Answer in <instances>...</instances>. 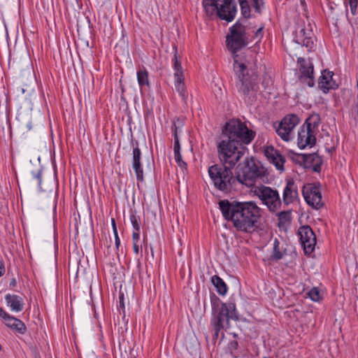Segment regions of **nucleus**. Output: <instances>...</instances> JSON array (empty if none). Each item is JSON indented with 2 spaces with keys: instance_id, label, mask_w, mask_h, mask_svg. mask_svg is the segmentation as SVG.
I'll use <instances>...</instances> for the list:
<instances>
[{
  "instance_id": "nucleus-20",
  "label": "nucleus",
  "mask_w": 358,
  "mask_h": 358,
  "mask_svg": "<svg viewBox=\"0 0 358 358\" xmlns=\"http://www.w3.org/2000/svg\"><path fill=\"white\" fill-rule=\"evenodd\" d=\"M4 323L8 328L20 334H24L27 331V327L24 323L10 314L8 317L5 319Z\"/></svg>"
},
{
  "instance_id": "nucleus-46",
  "label": "nucleus",
  "mask_w": 358,
  "mask_h": 358,
  "mask_svg": "<svg viewBox=\"0 0 358 358\" xmlns=\"http://www.w3.org/2000/svg\"><path fill=\"white\" fill-rule=\"evenodd\" d=\"M233 336L236 338L237 337V334H233Z\"/></svg>"
},
{
  "instance_id": "nucleus-19",
  "label": "nucleus",
  "mask_w": 358,
  "mask_h": 358,
  "mask_svg": "<svg viewBox=\"0 0 358 358\" xmlns=\"http://www.w3.org/2000/svg\"><path fill=\"white\" fill-rule=\"evenodd\" d=\"M5 300L7 306L13 312L19 313L24 309V302L20 296L7 294L5 296Z\"/></svg>"
},
{
  "instance_id": "nucleus-40",
  "label": "nucleus",
  "mask_w": 358,
  "mask_h": 358,
  "mask_svg": "<svg viewBox=\"0 0 358 358\" xmlns=\"http://www.w3.org/2000/svg\"><path fill=\"white\" fill-rule=\"evenodd\" d=\"M115 248H117V250H118L119 247L120 245V240L118 236V234L115 235Z\"/></svg>"
},
{
  "instance_id": "nucleus-11",
  "label": "nucleus",
  "mask_w": 358,
  "mask_h": 358,
  "mask_svg": "<svg viewBox=\"0 0 358 358\" xmlns=\"http://www.w3.org/2000/svg\"><path fill=\"white\" fill-rule=\"evenodd\" d=\"M300 122L297 115L294 114L287 115L275 126L278 135L285 141H289L293 138V130Z\"/></svg>"
},
{
  "instance_id": "nucleus-35",
  "label": "nucleus",
  "mask_w": 358,
  "mask_h": 358,
  "mask_svg": "<svg viewBox=\"0 0 358 358\" xmlns=\"http://www.w3.org/2000/svg\"><path fill=\"white\" fill-rule=\"evenodd\" d=\"M131 222L132 226L134 229V231H140L139 224L137 221L136 217L134 215H132L131 217Z\"/></svg>"
},
{
  "instance_id": "nucleus-14",
  "label": "nucleus",
  "mask_w": 358,
  "mask_h": 358,
  "mask_svg": "<svg viewBox=\"0 0 358 358\" xmlns=\"http://www.w3.org/2000/svg\"><path fill=\"white\" fill-rule=\"evenodd\" d=\"M298 235L301 245L306 254H310L315 249L316 245V236L308 225H303L299 227Z\"/></svg>"
},
{
  "instance_id": "nucleus-33",
  "label": "nucleus",
  "mask_w": 358,
  "mask_h": 358,
  "mask_svg": "<svg viewBox=\"0 0 358 358\" xmlns=\"http://www.w3.org/2000/svg\"><path fill=\"white\" fill-rule=\"evenodd\" d=\"M348 3L350 8L351 13L355 15L357 13V7L358 5V0H348Z\"/></svg>"
},
{
  "instance_id": "nucleus-32",
  "label": "nucleus",
  "mask_w": 358,
  "mask_h": 358,
  "mask_svg": "<svg viewBox=\"0 0 358 358\" xmlns=\"http://www.w3.org/2000/svg\"><path fill=\"white\" fill-rule=\"evenodd\" d=\"M174 157L175 160L177 162L178 165L180 166L182 169L186 168L187 164L185 162L182 160V156L180 155V152H176L174 153Z\"/></svg>"
},
{
  "instance_id": "nucleus-34",
  "label": "nucleus",
  "mask_w": 358,
  "mask_h": 358,
  "mask_svg": "<svg viewBox=\"0 0 358 358\" xmlns=\"http://www.w3.org/2000/svg\"><path fill=\"white\" fill-rule=\"evenodd\" d=\"M253 7L257 13H260L261 8L263 6L262 0H252Z\"/></svg>"
},
{
  "instance_id": "nucleus-42",
  "label": "nucleus",
  "mask_w": 358,
  "mask_h": 358,
  "mask_svg": "<svg viewBox=\"0 0 358 358\" xmlns=\"http://www.w3.org/2000/svg\"><path fill=\"white\" fill-rule=\"evenodd\" d=\"M138 243H133V248H134V252L137 255L139 253V245L138 244Z\"/></svg>"
},
{
  "instance_id": "nucleus-49",
  "label": "nucleus",
  "mask_w": 358,
  "mask_h": 358,
  "mask_svg": "<svg viewBox=\"0 0 358 358\" xmlns=\"http://www.w3.org/2000/svg\"><path fill=\"white\" fill-rule=\"evenodd\" d=\"M132 358H136V357H132Z\"/></svg>"
},
{
  "instance_id": "nucleus-31",
  "label": "nucleus",
  "mask_w": 358,
  "mask_h": 358,
  "mask_svg": "<svg viewBox=\"0 0 358 358\" xmlns=\"http://www.w3.org/2000/svg\"><path fill=\"white\" fill-rule=\"evenodd\" d=\"M308 296L313 301H319L321 299L320 292L316 287H313L309 291Z\"/></svg>"
},
{
  "instance_id": "nucleus-30",
  "label": "nucleus",
  "mask_w": 358,
  "mask_h": 358,
  "mask_svg": "<svg viewBox=\"0 0 358 358\" xmlns=\"http://www.w3.org/2000/svg\"><path fill=\"white\" fill-rule=\"evenodd\" d=\"M136 146L133 149V158H132V163L141 162V151L138 148V142L135 143Z\"/></svg>"
},
{
  "instance_id": "nucleus-48",
  "label": "nucleus",
  "mask_w": 358,
  "mask_h": 358,
  "mask_svg": "<svg viewBox=\"0 0 358 358\" xmlns=\"http://www.w3.org/2000/svg\"><path fill=\"white\" fill-rule=\"evenodd\" d=\"M263 358H269V357H263Z\"/></svg>"
},
{
  "instance_id": "nucleus-17",
  "label": "nucleus",
  "mask_w": 358,
  "mask_h": 358,
  "mask_svg": "<svg viewBox=\"0 0 358 358\" xmlns=\"http://www.w3.org/2000/svg\"><path fill=\"white\" fill-rule=\"evenodd\" d=\"M333 71L325 69L322 71V75L319 78L318 87L323 93L327 94L330 90H335L338 85L333 79Z\"/></svg>"
},
{
  "instance_id": "nucleus-23",
  "label": "nucleus",
  "mask_w": 358,
  "mask_h": 358,
  "mask_svg": "<svg viewBox=\"0 0 358 358\" xmlns=\"http://www.w3.org/2000/svg\"><path fill=\"white\" fill-rule=\"evenodd\" d=\"M137 80L141 87L149 85L148 72L145 67L137 71Z\"/></svg>"
},
{
  "instance_id": "nucleus-12",
  "label": "nucleus",
  "mask_w": 358,
  "mask_h": 358,
  "mask_svg": "<svg viewBox=\"0 0 358 358\" xmlns=\"http://www.w3.org/2000/svg\"><path fill=\"white\" fill-rule=\"evenodd\" d=\"M299 66V80L311 87L315 85L314 66L310 59L303 57L297 59Z\"/></svg>"
},
{
  "instance_id": "nucleus-44",
  "label": "nucleus",
  "mask_w": 358,
  "mask_h": 358,
  "mask_svg": "<svg viewBox=\"0 0 358 358\" xmlns=\"http://www.w3.org/2000/svg\"><path fill=\"white\" fill-rule=\"evenodd\" d=\"M238 343L236 341H233L230 343V347L234 350H236L238 348Z\"/></svg>"
},
{
  "instance_id": "nucleus-3",
  "label": "nucleus",
  "mask_w": 358,
  "mask_h": 358,
  "mask_svg": "<svg viewBox=\"0 0 358 358\" xmlns=\"http://www.w3.org/2000/svg\"><path fill=\"white\" fill-rule=\"evenodd\" d=\"M219 206L224 219L231 221L237 231L252 233L257 229L262 209L255 201L222 200Z\"/></svg>"
},
{
  "instance_id": "nucleus-9",
  "label": "nucleus",
  "mask_w": 358,
  "mask_h": 358,
  "mask_svg": "<svg viewBox=\"0 0 358 358\" xmlns=\"http://www.w3.org/2000/svg\"><path fill=\"white\" fill-rule=\"evenodd\" d=\"M318 115L309 117L300 127L297 135V145L300 149L312 147L316 143V129L319 125Z\"/></svg>"
},
{
  "instance_id": "nucleus-16",
  "label": "nucleus",
  "mask_w": 358,
  "mask_h": 358,
  "mask_svg": "<svg viewBox=\"0 0 358 358\" xmlns=\"http://www.w3.org/2000/svg\"><path fill=\"white\" fill-rule=\"evenodd\" d=\"M298 199L299 192L296 185L292 179L287 180L282 193V203L288 206L297 201Z\"/></svg>"
},
{
  "instance_id": "nucleus-43",
  "label": "nucleus",
  "mask_w": 358,
  "mask_h": 358,
  "mask_svg": "<svg viewBox=\"0 0 358 358\" xmlns=\"http://www.w3.org/2000/svg\"><path fill=\"white\" fill-rule=\"evenodd\" d=\"M111 222H112V227H113V231L114 235L117 234V227H116L115 221L113 218L112 219Z\"/></svg>"
},
{
  "instance_id": "nucleus-10",
  "label": "nucleus",
  "mask_w": 358,
  "mask_h": 358,
  "mask_svg": "<svg viewBox=\"0 0 358 358\" xmlns=\"http://www.w3.org/2000/svg\"><path fill=\"white\" fill-rule=\"evenodd\" d=\"M173 69L175 78V88L179 93L182 101L185 102L188 97V93L184 83V73L180 62V56L178 55L177 46L174 47Z\"/></svg>"
},
{
  "instance_id": "nucleus-6",
  "label": "nucleus",
  "mask_w": 358,
  "mask_h": 358,
  "mask_svg": "<svg viewBox=\"0 0 358 358\" xmlns=\"http://www.w3.org/2000/svg\"><path fill=\"white\" fill-rule=\"evenodd\" d=\"M233 169L221 163L209 166L208 175L216 189L222 192L230 190L236 183V178L232 172Z\"/></svg>"
},
{
  "instance_id": "nucleus-5",
  "label": "nucleus",
  "mask_w": 358,
  "mask_h": 358,
  "mask_svg": "<svg viewBox=\"0 0 358 358\" xmlns=\"http://www.w3.org/2000/svg\"><path fill=\"white\" fill-rule=\"evenodd\" d=\"M265 172L264 168L257 164L253 159H246L236 167V182L253 187L258 179L265 176Z\"/></svg>"
},
{
  "instance_id": "nucleus-29",
  "label": "nucleus",
  "mask_w": 358,
  "mask_h": 358,
  "mask_svg": "<svg viewBox=\"0 0 358 358\" xmlns=\"http://www.w3.org/2000/svg\"><path fill=\"white\" fill-rule=\"evenodd\" d=\"M303 38L302 40V45H313L315 42V37L311 32L308 33L307 35H306V33L303 32Z\"/></svg>"
},
{
  "instance_id": "nucleus-7",
  "label": "nucleus",
  "mask_w": 358,
  "mask_h": 358,
  "mask_svg": "<svg viewBox=\"0 0 358 358\" xmlns=\"http://www.w3.org/2000/svg\"><path fill=\"white\" fill-rule=\"evenodd\" d=\"M263 29L264 27H262L257 29L253 40L250 39L245 26L241 20H238L229 28V33L226 36V45H248L253 41H255V45H257L261 42L264 36Z\"/></svg>"
},
{
  "instance_id": "nucleus-1",
  "label": "nucleus",
  "mask_w": 358,
  "mask_h": 358,
  "mask_svg": "<svg viewBox=\"0 0 358 358\" xmlns=\"http://www.w3.org/2000/svg\"><path fill=\"white\" fill-rule=\"evenodd\" d=\"M255 136V132L241 120L233 119L227 122L217 145L220 162L234 169L245 154V145L250 144Z\"/></svg>"
},
{
  "instance_id": "nucleus-22",
  "label": "nucleus",
  "mask_w": 358,
  "mask_h": 358,
  "mask_svg": "<svg viewBox=\"0 0 358 358\" xmlns=\"http://www.w3.org/2000/svg\"><path fill=\"white\" fill-rule=\"evenodd\" d=\"M211 281L219 294L224 296L227 294L228 290L227 285L220 276L217 275H213Z\"/></svg>"
},
{
  "instance_id": "nucleus-36",
  "label": "nucleus",
  "mask_w": 358,
  "mask_h": 358,
  "mask_svg": "<svg viewBox=\"0 0 358 358\" xmlns=\"http://www.w3.org/2000/svg\"><path fill=\"white\" fill-rule=\"evenodd\" d=\"M34 178L37 180L38 185L41 188V171L38 170L36 173H32Z\"/></svg>"
},
{
  "instance_id": "nucleus-27",
  "label": "nucleus",
  "mask_w": 358,
  "mask_h": 358,
  "mask_svg": "<svg viewBox=\"0 0 358 358\" xmlns=\"http://www.w3.org/2000/svg\"><path fill=\"white\" fill-rule=\"evenodd\" d=\"M172 131H173V135L174 137V146H173V152H180V145L179 142V138L178 136V127L174 123V124L172 126Z\"/></svg>"
},
{
  "instance_id": "nucleus-28",
  "label": "nucleus",
  "mask_w": 358,
  "mask_h": 358,
  "mask_svg": "<svg viewBox=\"0 0 358 358\" xmlns=\"http://www.w3.org/2000/svg\"><path fill=\"white\" fill-rule=\"evenodd\" d=\"M240 6L241 13L245 18H248L250 15V8L247 0H240Z\"/></svg>"
},
{
  "instance_id": "nucleus-25",
  "label": "nucleus",
  "mask_w": 358,
  "mask_h": 358,
  "mask_svg": "<svg viewBox=\"0 0 358 358\" xmlns=\"http://www.w3.org/2000/svg\"><path fill=\"white\" fill-rule=\"evenodd\" d=\"M132 167L135 171L136 177L138 181L143 182L144 177H143V165L141 162H137L132 163Z\"/></svg>"
},
{
  "instance_id": "nucleus-4",
  "label": "nucleus",
  "mask_w": 358,
  "mask_h": 358,
  "mask_svg": "<svg viewBox=\"0 0 358 358\" xmlns=\"http://www.w3.org/2000/svg\"><path fill=\"white\" fill-rule=\"evenodd\" d=\"M212 306V318L210 324L213 327V338L217 339L219 333L224 328L229 327V320H238L236 304L233 301L222 303L216 296L210 299Z\"/></svg>"
},
{
  "instance_id": "nucleus-47",
  "label": "nucleus",
  "mask_w": 358,
  "mask_h": 358,
  "mask_svg": "<svg viewBox=\"0 0 358 358\" xmlns=\"http://www.w3.org/2000/svg\"><path fill=\"white\" fill-rule=\"evenodd\" d=\"M345 12H346V15H348V8H347V7L345 8Z\"/></svg>"
},
{
  "instance_id": "nucleus-39",
  "label": "nucleus",
  "mask_w": 358,
  "mask_h": 358,
  "mask_svg": "<svg viewBox=\"0 0 358 358\" xmlns=\"http://www.w3.org/2000/svg\"><path fill=\"white\" fill-rule=\"evenodd\" d=\"M119 303H120L119 306L120 308H124L123 294H120L119 296Z\"/></svg>"
},
{
  "instance_id": "nucleus-26",
  "label": "nucleus",
  "mask_w": 358,
  "mask_h": 358,
  "mask_svg": "<svg viewBox=\"0 0 358 358\" xmlns=\"http://www.w3.org/2000/svg\"><path fill=\"white\" fill-rule=\"evenodd\" d=\"M279 246L280 242L275 238L273 241V254L271 255L273 259L280 260L282 258L283 254L280 252Z\"/></svg>"
},
{
  "instance_id": "nucleus-15",
  "label": "nucleus",
  "mask_w": 358,
  "mask_h": 358,
  "mask_svg": "<svg viewBox=\"0 0 358 358\" xmlns=\"http://www.w3.org/2000/svg\"><path fill=\"white\" fill-rule=\"evenodd\" d=\"M237 8L234 0H223L215 17L227 22H232L236 15Z\"/></svg>"
},
{
  "instance_id": "nucleus-21",
  "label": "nucleus",
  "mask_w": 358,
  "mask_h": 358,
  "mask_svg": "<svg viewBox=\"0 0 358 358\" xmlns=\"http://www.w3.org/2000/svg\"><path fill=\"white\" fill-rule=\"evenodd\" d=\"M305 163L308 166H312L313 171L319 173L321 171L322 160L317 153L303 155Z\"/></svg>"
},
{
  "instance_id": "nucleus-41",
  "label": "nucleus",
  "mask_w": 358,
  "mask_h": 358,
  "mask_svg": "<svg viewBox=\"0 0 358 358\" xmlns=\"http://www.w3.org/2000/svg\"><path fill=\"white\" fill-rule=\"evenodd\" d=\"M5 273V266L3 262H0V277H1Z\"/></svg>"
},
{
  "instance_id": "nucleus-24",
  "label": "nucleus",
  "mask_w": 358,
  "mask_h": 358,
  "mask_svg": "<svg viewBox=\"0 0 358 358\" xmlns=\"http://www.w3.org/2000/svg\"><path fill=\"white\" fill-rule=\"evenodd\" d=\"M278 225L282 227L289 223L291 220V212L290 211H280L277 213Z\"/></svg>"
},
{
  "instance_id": "nucleus-13",
  "label": "nucleus",
  "mask_w": 358,
  "mask_h": 358,
  "mask_svg": "<svg viewBox=\"0 0 358 358\" xmlns=\"http://www.w3.org/2000/svg\"><path fill=\"white\" fill-rule=\"evenodd\" d=\"M302 194L306 203L315 209H320L323 206L322 194L319 187L307 184L303 187Z\"/></svg>"
},
{
  "instance_id": "nucleus-8",
  "label": "nucleus",
  "mask_w": 358,
  "mask_h": 358,
  "mask_svg": "<svg viewBox=\"0 0 358 358\" xmlns=\"http://www.w3.org/2000/svg\"><path fill=\"white\" fill-rule=\"evenodd\" d=\"M251 192L259 198L270 213H277L280 210L282 201L277 189L264 185L254 186Z\"/></svg>"
},
{
  "instance_id": "nucleus-38",
  "label": "nucleus",
  "mask_w": 358,
  "mask_h": 358,
  "mask_svg": "<svg viewBox=\"0 0 358 358\" xmlns=\"http://www.w3.org/2000/svg\"><path fill=\"white\" fill-rule=\"evenodd\" d=\"M8 313L5 311L1 307H0V317L5 320V319L8 317Z\"/></svg>"
},
{
  "instance_id": "nucleus-37",
  "label": "nucleus",
  "mask_w": 358,
  "mask_h": 358,
  "mask_svg": "<svg viewBox=\"0 0 358 358\" xmlns=\"http://www.w3.org/2000/svg\"><path fill=\"white\" fill-rule=\"evenodd\" d=\"M133 243H138L140 239V231H134L132 234Z\"/></svg>"
},
{
  "instance_id": "nucleus-2",
  "label": "nucleus",
  "mask_w": 358,
  "mask_h": 358,
  "mask_svg": "<svg viewBox=\"0 0 358 358\" xmlns=\"http://www.w3.org/2000/svg\"><path fill=\"white\" fill-rule=\"evenodd\" d=\"M234 58V71L237 78L236 83L238 92L247 104H252L257 99L259 90L258 75L247 69L245 61L252 56V47L227 46Z\"/></svg>"
},
{
  "instance_id": "nucleus-45",
  "label": "nucleus",
  "mask_w": 358,
  "mask_h": 358,
  "mask_svg": "<svg viewBox=\"0 0 358 358\" xmlns=\"http://www.w3.org/2000/svg\"><path fill=\"white\" fill-rule=\"evenodd\" d=\"M16 285H17V282H16L15 278H13V279L10 280V284H9L10 287H15V286H16Z\"/></svg>"
},
{
  "instance_id": "nucleus-18",
  "label": "nucleus",
  "mask_w": 358,
  "mask_h": 358,
  "mask_svg": "<svg viewBox=\"0 0 358 358\" xmlns=\"http://www.w3.org/2000/svg\"><path fill=\"white\" fill-rule=\"evenodd\" d=\"M264 155L271 163L275 165L277 169L283 170L285 159L273 146H267L264 149Z\"/></svg>"
}]
</instances>
